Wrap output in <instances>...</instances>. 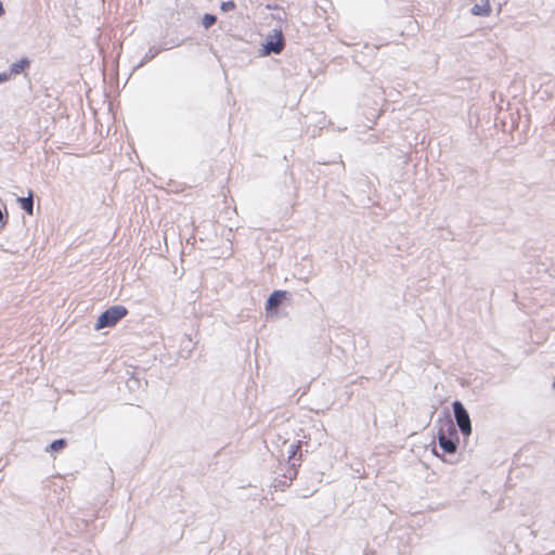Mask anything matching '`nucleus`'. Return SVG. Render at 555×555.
<instances>
[{
  "instance_id": "obj_12",
  "label": "nucleus",
  "mask_w": 555,
  "mask_h": 555,
  "mask_svg": "<svg viewBox=\"0 0 555 555\" xmlns=\"http://www.w3.org/2000/svg\"><path fill=\"white\" fill-rule=\"evenodd\" d=\"M194 349V344L189 335H184L181 340V352H185L184 358H189Z\"/></svg>"
},
{
  "instance_id": "obj_13",
  "label": "nucleus",
  "mask_w": 555,
  "mask_h": 555,
  "mask_svg": "<svg viewBox=\"0 0 555 555\" xmlns=\"http://www.w3.org/2000/svg\"><path fill=\"white\" fill-rule=\"evenodd\" d=\"M160 52V49L158 48H155V47H151L147 52L144 54V56L142 57V60L139 62V64L135 66V68H139V67H142L143 65H145L146 63H149L150 61H152L154 57H156V55Z\"/></svg>"
},
{
  "instance_id": "obj_15",
  "label": "nucleus",
  "mask_w": 555,
  "mask_h": 555,
  "mask_svg": "<svg viewBox=\"0 0 555 555\" xmlns=\"http://www.w3.org/2000/svg\"><path fill=\"white\" fill-rule=\"evenodd\" d=\"M217 22V16L210 13H205L202 17V25L205 29H209Z\"/></svg>"
},
{
  "instance_id": "obj_6",
  "label": "nucleus",
  "mask_w": 555,
  "mask_h": 555,
  "mask_svg": "<svg viewBox=\"0 0 555 555\" xmlns=\"http://www.w3.org/2000/svg\"><path fill=\"white\" fill-rule=\"evenodd\" d=\"M287 292L282 289L273 291L266 301L267 314L275 313L280 305L286 299Z\"/></svg>"
},
{
  "instance_id": "obj_11",
  "label": "nucleus",
  "mask_w": 555,
  "mask_h": 555,
  "mask_svg": "<svg viewBox=\"0 0 555 555\" xmlns=\"http://www.w3.org/2000/svg\"><path fill=\"white\" fill-rule=\"evenodd\" d=\"M17 202L20 203L21 208L26 211L28 215H33L34 211V199H33V192H28V196L26 197H18Z\"/></svg>"
},
{
  "instance_id": "obj_5",
  "label": "nucleus",
  "mask_w": 555,
  "mask_h": 555,
  "mask_svg": "<svg viewBox=\"0 0 555 555\" xmlns=\"http://www.w3.org/2000/svg\"><path fill=\"white\" fill-rule=\"evenodd\" d=\"M298 467L299 464H296L295 462H293L289 465H286V468L283 472V474L275 478L274 487L282 491L288 488L292 485L293 480L297 477Z\"/></svg>"
},
{
  "instance_id": "obj_2",
  "label": "nucleus",
  "mask_w": 555,
  "mask_h": 555,
  "mask_svg": "<svg viewBox=\"0 0 555 555\" xmlns=\"http://www.w3.org/2000/svg\"><path fill=\"white\" fill-rule=\"evenodd\" d=\"M285 48V38L281 29L274 28L267 35L264 42L261 44L260 55L268 56L270 54H280Z\"/></svg>"
},
{
  "instance_id": "obj_3",
  "label": "nucleus",
  "mask_w": 555,
  "mask_h": 555,
  "mask_svg": "<svg viewBox=\"0 0 555 555\" xmlns=\"http://www.w3.org/2000/svg\"><path fill=\"white\" fill-rule=\"evenodd\" d=\"M127 314L128 310L126 307L120 305L112 306L100 314L95 323V330L112 327Z\"/></svg>"
},
{
  "instance_id": "obj_7",
  "label": "nucleus",
  "mask_w": 555,
  "mask_h": 555,
  "mask_svg": "<svg viewBox=\"0 0 555 555\" xmlns=\"http://www.w3.org/2000/svg\"><path fill=\"white\" fill-rule=\"evenodd\" d=\"M439 423L440 426L438 433H443L444 437L459 441V429L456 428L455 424L453 423L450 416H448L443 421L439 418Z\"/></svg>"
},
{
  "instance_id": "obj_14",
  "label": "nucleus",
  "mask_w": 555,
  "mask_h": 555,
  "mask_svg": "<svg viewBox=\"0 0 555 555\" xmlns=\"http://www.w3.org/2000/svg\"><path fill=\"white\" fill-rule=\"evenodd\" d=\"M67 446V441L64 438L53 440L47 448V452H57L63 450Z\"/></svg>"
},
{
  "instance_id": "obj_9",
  "label": "nucleus",
  "mask_w": 555,
  "mask_h": 555,
  "mask_svg": "<svg viewBox=\"0 0 555 555\" xmlns=\"http://www.w3.org/2000/svg\"><path fill=\"white\" fill-rule=\"evenodd\" d=\"M30 66V60L28 57H22L17 62L10 65L9 70L13 76L20 75Z\"/></svg>"
},
{
  "instance_id": "obj_8",
  "label": "nucleus",
  "mask_w": 555,
  "mask_h": 555,
  "mask_svg": "<svg viewBox=\"0 0 555 555\" xmlns=\"http://www.w3.org/2000/svg\"><path fill=\"white\" fill-rule=\"evenodd\" d=\"M470 12L476 16H488L491 12L489 0H480L478 3L474 4Z\"/></svg>"
},
{
  "instance_id": "obj_10",
  "label": "nucleus",
  "mask_w": 555,
  "mask_h": 555,
  "mask_svg": "<svg viewBox=\"0 0 555 555\" xmlns=\"http://www.w3.org/2000/svg\"><path fill=\"white\" fill-rule=\"evenodd\" d=\"M300 448H301V441H298L297 443H293L289 446V449L287 451V453H288L287 465L292 464L293 462L300 465L301 454L299 455L298 459H296V455L299 452Z\"/></svg>"
},
{
  "instance_id": "obj_17",
  "label": "nucleus",
  "mask_w": 555,
  "mask_h": 555,
  "mask_svg": "<svg viewBox=\"0 0 555 555\" xmlns=\"http://www.w3.org/2000/svg\"><path fill=\"white\" fill-rule=\"evenodd\" d=\"M8 220V211L5 205L0 207V228L7 223Z\"/></svg>"
},
{
  "instance_id": "obj_19",
  "label": "nucleus",
  "mask_w": 555,
  "mask_h": 555,
  "mask_svg": "<svg viewBox=\"0 0 555 555\" xmlns=\"http://www.w3.org/2000/svg\"><path fill=\"white\" fill-rule=\"evenodd\" d=\"M5 13L2 2L0 1V16Z\"/></svg>"
},
{
  "instance_id": "obj_18",
  "label": "nucleus",
  "mask_w": 555,
  "mask_h": 555,
  "mask_svg": "<svg viewBox=\"0 0 555 555\" xmlns=\"http://www.w3.org/2000/svg\"><path fill=\"white\" fill-rule=\"evenodd\" d=\"M12 77L13 75L10 70L0 73V83L9 81Z\"/></svg>"
},
{
  "instance_id": "obj_1",
  "label": "nucleus",
  "mask_w": 555,
  "mask_h": 555,
  "mask_svg": "<svg viewBox=\"0 0 555 555\" xmlns=\"http://www.w3.org/2000/svg\"><path fill=\"white\" fill-rule=\"evenodd\" d=\"M437 439L442 454H439L436 448H433V453L444 463L456 464L459 462L456 457L459 441L444 437L443 433H437Z\"/></svg>"
},
{
  "instance_id": "obj_16",
  "label": "nucleus",
  "mask_w": 555,
  "mask_h": 555,
  "mask_svg": "<svg viewBox=\"0 0 555 555\" xmlns=\"http://www.w3.org/2000/svg\"><path fill=\"white\" fill-rule=\"evenodd\" d=\"M236 8V4L233 0H228V1H223L221 2V5H220V9L222 12H229V11H232Z\"/></svg>"
},
{
  "instance_id": "obj_20",
  "label": "nucleus",
  "mask_w": 555,
  "mask_h": 555,
  "mask_svg": "<svg viewBox=\"0 0 555 555\" xmlns=\"http://www.w3.org/2000/svg\"><path fill=\"white\" fill-rule=\"evenodd\" d=\"M553 387L555 388V383L553 384Z\"/></svg>"
},
{
  "instance_id": "obj_4",
  "label": "nucleus",
  "mask_w": 555,
  "mask_h": 555,
  "mask_svg": "<svg viewBox=\"0 0 555 555\" xmlns=\"http://www.w3.org/2000/svg\"><path fill=\"white\" fill-rule=\"evenodd\" d=\"M453 414L459 430L463 436H469L472 434V421L469 414L460 400L452 402Z\"/></svg>"
}]
</instances>
